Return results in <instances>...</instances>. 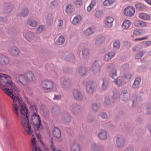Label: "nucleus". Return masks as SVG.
Segmentation results:
<instances>
[{
  "label": "nucleus",
  "instance_id": "nucleus-45",
  "mask_svg": "<svg viewBox=\"0 0 151 151\" xmlns=\"http://www.w3.org/2000/svg\"><path fill=\"white\" fill-rule=\"evenodd\" d=\"M120 42L119 41H116L113 43V47L115 49L119 48L120 47Z\"/></svg>",
  "mask_w": 151,
  "mask_h": 151
},
{
  "label": "nucleus",
  "instance_id": "nucleus-29",
  "mask_svg": "<svg viewBox=\"0 0 151 151\" xmlns=\"http://www.w3.org/2000/svg\"><path fill=\"white\" fill-rule=\"evenodd\" d=\"M65 39L63 36H60L57 40L56 43L57 45H60L63 44L65 42Z\"/></svg>",
  "mask_w": 151,
  "mask_h": 151
},
{
  "label": "nucleus",
  "instance_id": "nucleus-4",
  "mask_svg": "<svg viewBox=\"0 0 151 151\" xmlns=\"http://www.w3.org/2000/svg\"><path fill=\"white\" fill-rule=\"evenodd\" d=\"M42 87L45 90H50L54 87V83L51 81L48 80L42 81L41 83Z\"/></svg>",
  "mask_w": 151,
  "mask_h": 151
},
{
  "label": "nucleus",
  "instance_id": "nucleus-49",
  "mask_svg": "<svg viewBox=\"0 0 151 151\" xmlns=\"http://www.w3.org/2000/svg\"><path fill=\"white\" fill-rule=\"evenodd\" d=\"M63 25V21L62 20L59 19L58 20V24L57 27L59 29L62 28Z\"/></svg>",
  "mask_w": 151,
  "mask_h": 151
},
{
  "label": "nucleus",
  "instance_id": "nucleus-35",
  "mask_svg": "<svg viewBox=\"0 0 151 151\" xmlns=\"http://www.w3.org/2000/svg\"><path fill=\"white\" fill-rule=\"evenodd\" d=\"M82 56L84 58H86L89 56V53L88 49H85L83 50Z\"/></svg>",
  "mask_w": 151,
  "mask_h": 151
},
{
  "label": "nucleus",
  "instance_id": "nucleus-11",
  "mask_svg": "<svg viewBox=\"0 0 151 151\" xmlns=\"http://www.w3.org/2000/svg\"><path fill=\"white\" fill-rule=\"evenodd\" d=\"M31 142L32 151H42L40 149L37 145L36 143V141L35 138H33L32 139Z\"/></svg>",
  "mask_w": 151,
  "mask_h": 151
},
{
  "label": "nucleus",
  "instance_id": "nucleus-33",
  "mask_svg": "<svg viewBox=\"0 0 151 151\" xmlns=\"http://www.w3.org/2000/svg\"><path fill=\"white\" fill-rule=\"evenodd\" d=\"M27 24L30 26L34 27L36 26L37 22L34 19H30L27 22Z\"/></svg>",
  "mask_w": 151,
  "mask_h": 151
},
{
  "label": "nucleus",
  "instance_id": "nucleus-23",
  "mask_svg": "<svg viewBox=\"0 0 151 151\" xmlns=\"http://www.w3.org/2000/svg\"><path fill=\"white\" fill-rule=\"evenodd\" d=\"M139 17L140 19L145 20L149 21L151 19L149 15L145 13L140 14H139Z\"/></svg>",
  "mask_w": 151,
  "mask_h": 151
},
{
  "label": "nucleus",
  "instance_id": "nucleus-19",
  "mask_svg": "<svg viewBox=\"0 0 151 151\" xmlns=\"http://www.w3.org/2000/svg\"><path fill=\"white\" fill-rule=\"evenodd\" d=\"M115 55V53L113 52H110L105 55L104 60L105 61H108L113 58Z\"/></svg>",
  "mask_w": 151,
  "mask_h": 151
},
{
  "label": "nucleus",
  "instance_id": "nucleus-38",
  "mask_svg": "<svg viewBox=\"0 0 151 151\" xmlns=\"http://www.w3.org/2000/svg\"><path fill=\"white\" fill-rule=\"evenodd\" d=\"M86 68L84 67L80 68L79 70V73L81 76L85 75L86 72Z\"/></svg>",
  "mask_w": 151,
  "mask_h": 151
},
{
  "label": "nucleus",
  "instance_id": "nucleus-61",
  "mask_svg": "<svg viewBox=\"0 0 151 151\" xmlns=\"http://www.w3.org/2000/svg\"><path fill=\"white\" fill-rule=\"evenodd\" d=\"M96 3V1L95 0H92L91 1V3L90 4L91 6H92L93 7L95 6Z\"/></svg>",
  "mask_w": 151,
  "mask_h": 151
},
{
  "label": "nucleus",
  "instance_id": "nucleus-37",
  "mask_svg": "<svg viewBox=\"0 0 151 151\" xmlns=\"http://www.w3.org/2000/svg\"><path fill=\"white\" fill-rule=\"evenodd\" d=\"M145 51H141L137 54L135 55V58L137 59H139L142 58L145 54Z\"/></svg>",
  "mask_w": 151,
  "mask_h": 151
},
{
  "label": "nucleus",
  "instance_id": "nucleus-59",
  "mask_svg": "<svg viewBox=\"0 0 151 151\" xmlns=\"http://www.w3.org/2000/svg\"><path fill=\"white\" fill-rule=\"evenodd\" d=\"M100 116L103 119H106L107 118V116L105 113L104 112L101 114Z\"/></svg>",
  "mask_w": 151,
  "mask_h": 151
},
{
  "label": "nucleus",
  "instance_id": "nucleus-17",
  "mask_svg": "<svg viewBox=\"0 0 151 151\" xmlns=\"http://www.w3.org/2000/svg\"><path fill=\"white\" fill-rule=\"evenodd\" d=\"M134 24L136 27H145L147 25L146 22L139 20H135L134 22Z\"/></svg>",
  "mask_w": 151,
  "mask_h": 151
},
{
  "label": "nucleus",
  "instance_id": "nucleus-22",
  "mask_svg": "<svg viewBox=\"0 0 151 151\" xmlns=\"http://www.w3.org/2000/svg\"><path fill=\"white\" fill-rule=\"evenodd\" d=\"M70 149L71 151H81V147L80 145L77 143H74L72 144Z\"/></svg>",
  "mask_w": 151,
  "mask_h": 151
},
{
  "label": "nucleus",
  "instance_id": "nucleus-43",
  "mask_svg": "<svg viewBox=\"0 0 151 151\" xmlns=\"http://www.w3.org/2000/svg\"><path fill=\"white\" fill-rule=\"evenodd\" d=\"M44 29V27L42 25H40L37 29L36 32L38 33H40L43 31Z\"/></svg>",
  "mask_w": 151,
  "mask_h": 151
},
{
  "label": "nucleus",
  "instance_id": "nucleus-10",
  "mask_svg": "<svg viewBox=\"0 0 151 151\" xmlns=\"http://www.w3.org/2000/svg\"><path fill=\"white\" fill-rule=\"evenodd\" d=\"M141 81V79L139 77L136 78L132 86V87L133 89L139 88L140 86Z\"/></svg>",
  "mask_w": 151,
  "mask_h": 151
},
{
  "label": "nucleus",
  "instance_id": "nucleus-47",
  "mask_svg": "<svg viewBox=\"0 0 151 151\" xmlns=\"http://www.w3.org/2000/svg\"><path fill=\"white\" fill-rule=\"evenodd\" d=\"M73 7L71 5H68L66 8L65 12L67 13H69L72 12Z\"/></svg>",
  "mask_w": 151,
  "mask_h": 151
},
{
  "label": "nucleus",
  "instance_id": "nucleus-58",
  "mask_svg": "<svg viewBox=\"0 0 151 151\" xmlns=\"http://www.w3.org/2000/svg\"><path fill=\"white\" fill-rule=\"evenodd\" d=\"M61 98V96L60 95H55L53 99L54 100H59Z\"/></svg>",
  "mask_w": 151,
  "mask_h": 151
},
{
  "label": "nucleus",
  "instance_id": "nucleus-64",
  "mask_svg": "<svg viewBox=\"0 0 151 151\" xmlns=\"http://www.w3.org/2000/svg\"><path fill=\"white\" fill-rule=\"evenodd\" d=\"M147 128L151 134V125H149L147 127Z\"/></svg>",
  "mask_w": 151,
  "mask_h": 151
},
{
  "label": "nucleus",
  "instance_id": "nucleus-6",
  "mask_svg": "<svg viewBox=\"0 0 151 151\" xmlns=\"http://www.w3.org/2000/svg\"><path fill=\"white\" fill-rule=\"evenodd\" d=\"M107 68L110 72V76L114 79H117V76L115 65L114 64H111L108 65Z\"/></svg>",
  "mask_w": 151,
  "mask_h": 151
},
{
  "label": "nucleus",
  "instance_id": "nucleus-27",
  "mask_svg": "<svg viewBox=\"0 0 151 151\" xmlns=\"http://www.w3.org/2000/svg\"><path fill=\"white\" fill-rule=\"evenodd\" d=\"M81 19V16L77 15L74 18L72 23L74 24H76L80 22Z\"/></svg>",
  "mask_w": 151,
  "mask_h": 151
},
{
  "label": "nucleus",
  "instance_id": "nucleus-24",
  "mask_svg": "<svg viewBox=\"0 0 151 151\" xmlns=\"http://www.w3.org/2000/svg\"><path fill=\"white\" fill-rule=\"evenodd\" d=\"M98 136L101 139H105L107 137V133L104 131H101L99 133Z\"/></svg>",
  "mask_w": 151,
  "mask_h": 151
},
{
  "label": "nucleus",
  "instance_id": "nucleus-21",
  "mask_svg": "<svg viewBox=\"0 0 151 151\" xmlns=\"http://www.w3.org/2000/svg\"><path fill=\"white\" fill-rule=\"evenodd\" d=\"M145 33L144 29H137L133 32V34L135 35L138 36L144 35Z\"/></svg>",
  "mask_w": 151,
  "mask_h": 151
},
{
  "label": "nucleus",
  "instance_id": "nucleus-1",
  "mask_svg": "<svg viewBox=\"0 0 151 151\" xmlns=\"http://www.w3.org/2000/svg\"><path fill=\"white\" fill-rule=\"evenodd\" d=\"M0 88L4 92L9 96L13 100L12 110L17 116H19L18 109L19 105L20 106V114L21 118V124L25 127V130L28 134L32 133L31 127L29 124L28 111L25 104L23 102L22 99L15 94H18L19 91L15 83L12 81L11 77L9 76L0 73Z\"/></svg>",
  "mask_w": 151,
  "mask_h": 151
},
{
  "label": "nucleus",
  "instance_id": "nucleus-40",
  "mask_svg": "<svg viewBox=\"0 0 151 151\" xmlns=\"http://www.w3.org/2000/svg\"><path fill=\"white\" fill-rule=\"evenodd\" d=\"M103 12L102 11H97L96 12L95 16L97 18H99L102 17L103 16Z\"/></svg>",
  "mask_w": 151,
  "mask_h": 151
},
{
  "label": "nucleus",
  "instance_id": "nucleus-25",
  "mask_svg": "<svg viewBox=\"0 0 151 151\" xmlns=\"http://www.w3.org/2000/svg\"><path fill=\"white\" fill-rule=\"evenodd\" d=\"M102 80L103 83L102 86V88L103 90H105L108 87L109 80L106 78H103Z\"/></svg>",
  "mask_w": 151,
  "mask_h": 151
},
{
  "label": "nucleus",
  "instance_id": "nucleus-5",
  "mask_svg": "<svg viewBox=\"0 0 151 151\" xmlns=\"http://www.w3.org/2000/svg\"><path fill=\"white\" fill-rule=\"evenodd\" d=\"M144 95V92H140L137 96L135 95H133L131 98L132 103V106H134L138 103L141 101L142 100V96H143Z\"/></svg>",
  "mask_w": 151,
  "mask_h": 151
},
{
  "label": "nucleus",
  "instance_id": "nucleus-36",
  "mask_svg": "<svg viewBox=\"0 0 151 151\" xmlns=\"http://www.w3.org/2000/svg\"><path fill=\"white\" fill-rule=\"evenodd\" d=\"M25 37L27 40L30 41L33 39V35L31 32H28L26 33Z\"/></svg>",
  "mask_w": 151,
  "mask_h": 151
},
{
  "label": "nucleus",
  "instance_id": "nucleus-44",
  "mask_svg": "<svg viewBox=\"0 0 151 151\" xmlns=\"http://www.w3.org/2000/svg\"><path fill=\"white\" fill-rule=\"evenodd\" d=\"M146 110L147 114H151V104L150 103L147 104Z\"/></svg>",
  "mask_w": 151,
  "mask_h": 151
},
{
  "label": "nucleus",
  "instance_id": "nucleus-14",
  "mask_svg": "<svg viewBox=\"0 0 151 151\" xmlns=\"http://www.w3.org/2000/svg\"><path fill=\"white\" fill-rule=\"evenodd\" d=\"M9 51L10 54L14 56L18 55L20 52L19 49L15 47L10 48L9 50Z\"/></svg>",
  "mask_w": 151,
  "mask_h": 151
},
{
  "label": "nucleus",
  "instance_id": "nucleus-16",
  "mask_svg": "<svg viewBox=\"0 0 151 151\" xmlns=\"http://www.w3.org/2000/svg\"><path fill=\"white\" fill-rule=\"evenodd\" d=\"M114 20V18L112 17H108L106 19L105 24L108 27L111 28L112 27Z\"/></svg>",
  "mask_w": 151,
  "mask_h": 151
},
{
  "label": "nucleus",
  "instance_id": "nucleus-3",
  "mask_svg": "<svg viewBox=\"0 0 151 151\" xmlns=\"http://www.w3.org/2000/svg\"><path fill=\"white\" fill-rule=\"evenodd\" d=\"M31 119L35 131H40L43 129L42 125L41 124L40 116L37 114H32Z\"/></svg>",
  "mask_w": 151,
  "mask_h": 151
},
{
  "label": "nucleus",
  "instance_id": "nucleus-8",
  "mask_svg": "<svg viewBox=\"0 0 151 151\" xmlns=\"http://www.w3.org/2000/svg\"><path fill=\"white\" fill-rule=\"evenodd\" d=\"M101 70V67L98 61H95L93 64L91 70L94 74L99 73Z\"/></svg>",
  "mask_w": 151,
  "mask_h": 151
},
{
  "label": "nucleus",
  "instance_id": "nucleus-56",
  "mask_svg": "<svg viewBox=\"0 0 151 151\" xmlns=\"http://www.w3.org/2000/svg\"><path fill=\"white\" fill-rule=\"evenodd\" d=\"M99 106L96 103L93 104L92 105V108L94 110H97Z\"/></svg>",
  "mask_w": 151,
  "mask_h": 151
},
{
  "label": "nucleus",
  "instance_id": "nucleus-7",
  "mask_svg": "<svg viewBox=\"0 0 151 151\" xmlns=\"http://www.w3.org/2000/svg\"><path fill=\"white\" fill-rule=\"evenodd\" d=\"M124 12L126 16L128 17H132L134 14L135 9L132 6H128L124 9Z\"/></svg>",
  "mask_w": 151,
  "mask_h": 151
},
{
  "label": "nucleus",
  "instance_id": "nucleus-52",
  "mask_svg": "<svg viewBox=\"0 0 151 151\" xmlns=\"http://www.w3.org/2000/svg\"><path fill=\"white\" fill-rule=\"evenodd\" d=\"M74 3L77 5H81L82 4L83 0H75Z\"/></svg>",
  "mask_w": 151,
  "mask_h": 151
},
{
  "label": "nucleus",
  "instance_id": "nucleus-32",
  "mask_svg": "<svg viewBox=\"0 0 151 151\" xmlns=\"http://www.w3.org/2000/svg\"><path fill=\"white\" fill-rule=\"evenodd\" d=\"M94 30L93 28H89L84 31V34L86 36H89L94 33Z\"/></svg>",
  "mask_w": 151,
  "mask_h": 151
},
{
  "label": "nucleus",
  "instance_id": "nucleus-12",
  "mask_svg": "<svg viewBox=\"0 0 151 151\" xmlns=\"http://www.w3.org/2000/svg\"><path fill=\"white\" fill-rule=\"evenodd\" d=\"M74 98L78 100H81L83 99V96L81 93L79 91L74 90L73 91Z\"/></svg>",
  "mask_w": 151,
  "mask_h": 151
},
{
  "label": "nucleus",
  "instance_id": "nucleus-51",
  "mask_svg": "<svg viewBox=\"0 0 151 151\" xmlns=\"http://www.w3.org/2000/svg\"><path fill=\"white\" fill-rule=\"evenodd\" d=\"M148 36H145L144 37H142L141 38H136L134 40L135 41H141L144 40H146L148 39Z\"/></svg>",
  "mask_w": 151,
  "mask_h": 151
},
{
  "label": "nucleus",
  "instance_id": "nucleus-18",
  "mask_svg": "<svg viewBox=\"0 0 151 151\" xmlns=\"http://www.w3.org/2000/svg\"><path fill=\"white\" fill-rule=\"evenodd\" d=\"M53 134L55 137L58 140L59 139L61 136V133L60 130L57 127H55L53 131Z\"/></svg>",
  "mask_w": 151,
  "mask_h": 151
},
{
  "label": "nucleus",
  "instance_id": "nucleus-34",
  "mask_svg": "<svg viewBox=\"0 0 151 151\" xmlns=\"http://www.w3.org/2000/svg\"><path fill=\"white\" fill-rule=\"evenodd\" d=\"M131 24L130 21L128 20H124L123 22V29H127Z\"/></svg>",
  "mask_w": 151,
  "mask_h": 151
},
{
  "label": "nucleus",
  "instance_id": "nucleus-26",
  "mask_svg": "<svg viewBox=\"0 0 151 151\" xmlns=\"http://www.w3.org/2000/svg\"><path fill=\"white\" fill-rule=\"evenodd\" d=\"M105 40L104 37H101L97 39L95 41V44L96 45H100L103 43Z\"/></svg>",
  "mask_w": 151,
  "mask_h": 151
},
{
  "label": "nucleus",
  "instance_id": "nucleus-60",
  "mask_svg": "<svg viewBox=\"0 0 151 151\" xmlns=\"http://www.w3.org/2000/svg\"><path fill=\"white\" fill-rule=\"evenodd\" d=\"M105 103L107 105L111 103V102L109 99L108 98H105Z\"/></svg>",
  "mask_w": 151,
  "mask_h": 151
},
{
  "label": "nucleus",
  "instance_id": "nucleus-9",
  "mask_svg": "<svg viewBox=\"0 0 151 151\" xmlns=\"http://www.w3.org/2000/svg\"><path fill=\"white\" fill-rule=\"evenodd\" d=\"M95 84L94 83L91 81L88 82L86 85V91L87 92L89 93H92L94 90Z\"/></svg>",
  "mask_w": 151,
  "mask_h": 151
},
{
  "label": "nucleus",
  "instance_id": "nucleus-55",
  "mask_svg": "<svg viewBox=\"0 0 151 151\" xmlns=\"http://www.w3.org/2000/svg\"><path fill=\"white\" fill-rule=\"evenodd\" d=\"M119 97V95L116 92H114L113 95L112 96V98L114 99H116L118 98Z\"/></svg>",
  "mask_w": 151,
  "mask_h": 151
},
{
  "label": "nucleus",
  "instance_id": "nucleus-53",
  "mask_svg": "<svg viewBox=\"0 0 151 151\" xmlns=\"http://www.w3.org/2000/svg\"><path fill=\"white\" fill-rule=\"evenodd\" d=\"M64 86H66L67 85L69 84V80L68 79H65L63 80V82Z\"/></svg>",
  "mask_w": 151,
  "mask_h": 151
},
{
  "label": "nucleus",
  "instance_id": "nucleus-46",
  "mask_svg": "<svg viewBox=\"0 0 151 151\" xmlns=\"http://www.w3.org/2000/svg\"><path fill=\"white\" fill-rule=\"evenodd\" d=\"M51 144L50 145V148L52 151H61L60 149H56L55 148L54 145L53 144V141L52 140V138L51 141Z\"/></svg>",
  "mask_w": 151,
  "mask_h": 151
},
{
  "label": "nucleus",
  "instance_id": "nucleus-20",
  "mask_svg": "<svg viewBox=\"0 0 151 151\" xmlns=\"http://www.w3.org/2000/svg\"><path fill=\"white\" fill-rule=\"evenodd\" d=\"M132 77V75L129 73H127L123 75V84L128 83Z\"/></svg>",
  "mask_w": 151,
  "mask_h": 151
},
{
  "label": "nucleus",
  "instance_id": "nucleus-31",
  "mask_svg": "<svg viewBox=\"0 0 151 151\" xmlns=\"http://www.w3.org/2000/svg\"><path fill=\"white\" fill-rule=\"evenodd\" d=\"M115 2V0H105L103 2L105 6H109L112 5Z\"/></svg>",
  "mask_w": 151,
  "mask_h": 151
},
{
  "label": "nucleus",
  "instance_id": "nucleus-39",
  "mask_svg": "<svg viewBox=\"0 0 151 151\" xmlns=\"http://www.w3.org/2000/svg\"><path fill=\"white\" fill-rule=\"evenodd\" d=\"M129 96L127 90H123V101H127L129 98Z\"/></svg>",
  "mask_w": 151,
  "mask_h": 151
},
{
  "label": "nucleus",
  "instance_id": "nucleus-48",
  "mask_svg": "<svg viewBox=\"0 0 151 151\" xmlns=\"http://www.w3.org/2000/svg\"><path fill=\"white\" fill-rule=\"evenodd\" d=\"M28 13V10L27 9H23L21 12L22 15L23 17H25L27 15Z\"/></svg>",
  "mask_w": 151,
  "mask_h": 151
},
{
  "label": "nucleus",
  "instance_id": "nucleus-54",
  "mask_svg": "<svg viewBox=\"0 0 151 151\" xmlns=\"http://www.w3.org/2000/svg\"><path fill=\"white\" fill-rule=\"evenodd\" d=\"M115 83L118 86H120L122 85V80H117L115 81Z\"/></svg>",
  "mask_w": 151,
  "mask_h": 151
},
{
  "label": "nucleus",
  "instance_id": "nucleus-13",
  "mask_svg": "<svg viewBox=\"0 0 151 151\" xmlns=\"http://www.w3.org/2000/svg\"><path fill=\"white\" fill-rule=\"evenodd\" d=\"M9 63V60L8 58L3 54H0V64L5 65Z\"/></svg>",
  "mask_w": 151,
  "mask_h": 151
},
{
  "label": "nucleus",
  "instance_id": "nucleus-41",
  "mask_svg": "<svg viewBox=\"0 0 151 151\" xmlns=\"http://www.w3.org/2000/svg\"><path fill=\"white\" fill-rule=\"evenodd\" d=\"M142 46L146 47L151 45V41H147L142 42Z\"/></svg>",
  "mask_w": 151,
  "mask_h": 151
},
{
  "label": "nucleus",
  "instance_id": "nucleus-42",
  "mask_svg": "<svg viewBox=\"0 0 151 151\" xmlns=\"http://www.w3.org/2000/svg\"><path fill=\"white\" fill-rule=\"evenodd\" d=\"M135 7L139 10H142L144 8V5L141 3H138L135 4Z\"/></svg>",
  "mask_w": 151,
  "mask_h": 151
},
{
  "label": "nucleus",
  "instance_id": "nucleus-57",
  "mask_svg": "<svg viewBox=\"0 0 151 151\" xmlns=\"http://www.w3.org/2000/svg\"><path fill=\"white\" fill-rule=\"evenodd\" d=\"M93 9V7L91 6V5H89L88 6L87 8V10L88 12H91Z\"/></svg>",
  "mask_w": 151,
  "mask_h": 151
},
{
  "label": "nucleus",
  "instance_id": "nucleus-15",
  "mask_svg": "<svg viewBox=\"0 0 151 151\" xmlns=\"http://www.w3.org/2000/svg\"><path fill=\"white\" fill-rule=\"evenodd\" d=\"M29 105V110L32 114H37V111L36 106L34 104H32L30 101H27Z\"/></svg>",
  "mask_w": 151,
  "mask_h": 151
},
{
  "label": "nucleus",
  "instance_id": "nucleus-2",
  "mask_svg": "<svg viewBox=\"0 0 151 151\" xmlns=\"http://www.w3.org/2000/svg\"><path fill=\"white\" fill-rule=\"evenodd\" d=\"M35 78L34 74L30 71L27 72L24 74H19L17 78L18 82L24 86H26L28 83L33 81Z\"/></svg>",
  "mask_w": 151,
  "mask_h": 151
},
{
  "label": "nucleus",
  "instance_id": "nucleus-28",
  "mask_svg": "<svg viewBox=\"0 0 151 151\" xmlns=\"http://www.w3.org/2000/svg\"><path fill=\"white\" fill-rule=\"evenodd\" d=\"M91 147L94 151H102L103 150V148L99 147L94 143L92 144Z\"/></svg>",
  "mask_w": 151,
  "mask_h": 151
},
{
  "label": "nucleus",
  "instance_id": "nucleus-62",
  "mask_svg": "<svg viewBox=\"0 0 151 151\" xmlns=\"http://www.w3.org/2000/svg\"><path fill=\"white\" fill-rule=\"evenodd\" d=\"M124 151H133V150L132 148L129 147L125 149Z\"/></svg>",
  "mask_w": 151,
  "mask_h": 151
},
{
  "label": "nucleus",
  "instance_id": "nucleus-50",
  "mask_svg": "<svg viewBox=\"0 0 151 151\" xmlns=\"http://www.w3.org/2000/svg\"><path fill=\"white\" fill-rule=\"evenodd\" d=\"M70 110L73 112V114H77L76 111L78 110V108L72 106L70 107Z\"/></svg>",
  "mask_w": 151,
  "mask_h": 151
},
{
  "label": "nucleus",
  "instance_id": "nucleus-63",
  "mask_svg": "<svg viewBox=\"0 0 151 151\" xmlns=\"http://www.w3.org/2000/svg\"><path fill=\"white\" fill-rule=\"evenodd\" d=\"M129 65L128 64L126 63L124 65H123V68H124V69H126L128 68H129Z\"/></svg>",
  "mask_w": 151,
  "mask_h": 151
},
{
  "label": "nucleus",
  "instance_id": "nucleus-30",
  "mask_svg": "<svg viewBox=\"0 0 151 151\" xmlns=\"http://www.w3.org/2000/svg\"><path fill=\"white\" fill-rule=\"evenodd\" d=\"M117 145L118 147H121L122 146V136H118L116 139Z\"/></svg>",
  "mask_w": 151,
  "mask_h": 151
}]
</instances>
